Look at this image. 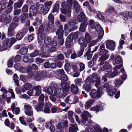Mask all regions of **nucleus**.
Here are the masks:
<instances>
[{
  "label": "nucleus",
  "mask_w": 132,
  "mask_h": 132,
  "mask_svg": "<svg viewBox=\"0 0 132 132\" xmlns=\"http://www.w3.org/2000/svg\"><path fill=\"white\" fill-rule=\"evenodd\" d=\"M88 19L86 17V16L84 13L81 12L77 17V21L81 23L80 24L79 28L80 31L82 32L85 31L86 28L88 25Z\"/></svg>",
  "instance_id": "obj_1"
},
{
  "label": "nucleus",
  "mask_w": 132,
  "mask_h": 132,
  "mask_svg": "<svg viewBox=\"0 0 132 132\" xmlns=\"http://www.w3.org/2000/svg\"><path fill=\"white\" fill-rule=\"evenodd\" d=\"M16 41L14 37H12L10 39L6 38L2 42V45L1 46L0 44V51L7 50L8 47L10 48Z\"/></svg>",
  "instance_id": "obj_2"
},
{
  "label": "nucleus",
  "mask_w": 132,
  "mask_h": 132,
  "mask_svg": "<svg viewBox=\"0 0 132 132\" xmlns=\"http://www.w3.org/2000/svg\"><path fill=\"white\" fill-rule=\"evenodd\" d=\"M99 55L101 56L98 62H100L99 64L100 65H103L105 62L104 61L107 60L109 57L110 54H109L108 50L105 49L101 50L99 52Z\"/></svg>",
  "instance_id": "obj_3"
},
{
  "label": "nucleus",
  "mask_w": 132,
  "mask_h": 132,
  "mask_svg": "<svg viewBox=\"0 0 132 132\" xmlns=\"http://www.w3.org/2000/svg\"><path fill=\"white\" fill-rule=\"evenodd\" d=\"M60 79L61 80L64 81L62 85H61V88H60V92H62L63 93L64 92H67L68 91L69 89L70 86L69 84L66 82V81L67 80L68 77L65 74L61 75L60 77Z\"/></svg>",
  "instance_id": "obj_4"
},
{
  "label": "nucleus",
  "mask_w": 132,
  "mask_h": 132,
  "mask_svg": "<svg viewBox=\"0 0 132 132\" xmlns=\"http://www.w3.org/2000/svg\"><path fill=\"white\" fill-rule=\"evenodd\" d=\"M61 6L62 8L61 9L62 13L66 14L68 17H70L71 15V8L70 7L67 2H62Z\"/></svg>",
  "instance_id": "obj_5"
},
{
  "label": "nucleus",
  "mask_w": 132,
  "mask_h": 132,
  "mask_svg": "<svg viewBox=\"0 0 132 132\" xmlns=\"http://www.w3.org/2000/svg\"><path fill=\"white\" fill-rule=\"evenodd\" d=\"M28 77L29 79L34 78L36 81L43 80L44 78L43 73L33 70L28 74Z\"/></svg>",
  "instance_id": "obj_6"
},
{
  "label": "nucleus",
  "mask_w": 132,
  "mask_h": 132,
  "mask_svg": "<svg viewBox=\"0 0 132 132\" xmlns=\"http://www.w3.org/2000/svg\"><path fill=\"white\" fill-rule=\"evenodd\" d=\"M35 5L37 13L39 14L43 13V14H46L50 9V8L48 7H45L44 8V5L42 4L36 3Z\"/></svg>",
  "instance_id": "obj_7"
},
{
  "label": "nucleus",
  "mask_w": 132,
  "mask_h": 132,
  "mask_svg": "<svg viewBox=\"0 0 132 132\" xmlns=\"http://www.w3.org/2000/svg\"><path fill=\"white\" fill-rule=\"evenodd\" d=\"M44 91L50 95H55L57 94L58 93H63L62 92H60V88L57 89V88L54 86H51L49 87H46L44 89Z\"/></svg>",
  "instance_id": "obj_8"
},
{
  "label": "nucleus",
  "mask_w": 132,
  "mask_h": 132,
  "mask_svg": "<svg viewBox=\"0 0 132 132\" xmlns=\"http://www.w3.org/2000/svg\"><path fill=\"white\" fill-rule=\"evenodd\" d=\"M85 84H83V87L87 92H90L91 89V84L92 83V79L90 76H88L85 81Z\"/></svg>",
  "instance_id": "obj_9"
},
{
  "label": "nucleus",
  "mask_w": 132,
  "mask_h": 132,
  "mask_svg": "<svg viewBox=\"0 0 132 132\" xmlns=\"http://www.w3.org/2000/svg\"><path fill=\"white\" fill-rule=\"evenodd\" d=\"M69 25L72 27L68 30L70 32L76 30L78 28V23L75 19H70L68 22Z\"/></svg>",
  "instance_id": "obj_10"
},
{
  "label": "nucleus",
  "mask_w": 132,
  "mask_h": 132,
  "mask_svg": "<svg viewBox=\"0 0 132 132\" xmlns=\"http://www.w3.org/2000/svg\"><path fill=\"white\" fill-rule=\"evenodd\" d=\"M18 24L13 22L11 23L8 29L7 35L9 37L13 36L15 33L14 28L17 26Z\"/></svg>",
  "instance_id": "obj_11"
},
{
  "label": "nucleus",
  "mask_w": 132,
  "mask_h": 132,
  "mask_svg": "<svg viewBox=\"0 0 132 132\" xmlns=\"http://www.w3.org/2000/svg\"><path fill=\"white\" fill-rule=\"evenodd\" d=\"M44 30V27L43 24L41 25L38 30L37 35L38 42L40 43L44 38V37L41 34L43 32Z\"/></svg>",
  "instance_id": "obj_12"
},
{
  "label": "nucleus",
  "mask_w": 132,
  "mask_h": 132,
  "mask_svg": "<svg viewBox=\"0 0 132 132\" xmlns=\"http://www.w3.org/2000/svg\"><path fill=\"white\" fill-rule=\"evenodd\" d=\"M105 45L106 47L111 51H113L115 48L116 45L115 42L112 40H106Z\"/></svg>",
  "instance_id": "obj_13"
},
{
  "label": "nucleus",
  "mask_w": 132,
  "mask_h": 132,
  "mask_svg": "<svg viewBox=\"0 0 132 132\" xmlns=\"http://www.w3.org/2000/svg\"><path fill=\"white\" fill-rule=\"evenodd\" d=\"M93 29H96V31L99 32L98 34V38L99 39H101L103 38L104 34V31L103 28L99 24L95 25V27Z\"/></svg>",
  "instance_id": "obj_14"
},
{
  "label": "nucleus",
  "mask_w": 132,
  "mask_h": 132,
  "mask_svg": "<svg viewBox=\"0 0 132 132\" xmlns=\"http://www.w3.org/2000/svg\"><path fill=\"white\" fill-rule=\"evenodd\" d=\"M92 83H96L95 85L96 87H98L100 82V78L99 77L97 74L93 73L91 76Z\"/></svg>",
  "instance_id": "obj_15"
},
{
  "label": "nucleus",
  "mask_w": 132,
  "mask_h": 132,
  "mask_svg": "<svg viewBox=\"0 0 132 132\" xmlns=\"http://www.w3.org/2000/svg\"><path fill=\"white\" fill-rule=\"evenodd\" d=\"M58 25L60 26L56 33L57 35H58V39H61L63 37L64 31L63 30V26L60 25L59 22H57V23L56 25Z\"/></svg>",
  "instance_id": "obj_16"
},
{
  "label": "nucleus",
  "mask_w": 132,
  "mask_h": 132,
  "mask_svg": "<svg viewBox=\"0 0 132 132\" xmlns=\"http://www.w3.org/2000/svg\"><path fill=\"white\" fill-rule=\"evenodd\" d=\"M110 59L115 61V63L117 64L122 63L123 61L122 59L121 56L117 55H114L113 54H112L110 56Z\"/></svg>",
  "instance_id": "obj_17"
},
{
  "label": "nucleus",
  "mask_w": 132,
  "mask_h": 132,
  "mask_svg": "<svg viewBox=\"0 0 132 132\" xmlns=\"http://www.w3.org/2000/svg\"><path fill=\"white\" fill-rule=\"evenodd\" d=\"M32 102L35 109L37 111L43 110L44 104L38 103L37 104V102L34 101Z\"/></svg>",
  "instance_id": "obj_18"
},
{
  "label": "nucleus",
  "mask_w": 132,
  "mask_h": 132,
  "mask_svg": "<svg viewBox=\"0 0 132 132\" xmlns=\"http://www.w3.org/2000/svg\"><path fill=\"white\" fill-rule=\"evenodd\" d=\"M72 34H70L67 37L65 40V45L67 48H70L71 47L70 43L73 41V39L72 38Z\"/></svg>",
  "instance_id": "obj_19"
},
{
  "label": "nucleus",
  "mask_w": 132,
  "mask_h": 132,
  "mask_svg": "<svg viewBox=\"0 0 132 132\" xmlns=\"http://www.w3.org/2000/svg\"><path fill=\"white\" fill-rule=\"evenodd\" d=\"M91 96L93 98H99L101 95L99 93L94 89H92L90 93Z\"/></svg>",
  "instance_id": "obj_20"
},
{
  "label": "nucleus",
  "mask_w": 132,
  "mask_h": 132,
  "mask_svg": "<svg viewBox=\"0 0 132 132\" xmlns=\"http://www.w3.org/2000/svg\"><path fill=\"white\" fill-rule=\"evenodd\" d=\"M120 73V72H119L118 71H115L113 72L110 71L105 73L104 75L105 76H106L107 77L113 78L116 76L118 75Z\"/></svg>",
  "instance_id": "obj_21"
},
{
  "label": "nucleus",
  "mask_w": 132,
  "mask_h": 132,
  "mask_svg": "<svg viewBox=\"0 0 132 132\" xmlns=\"http://www.w3.org/2000/svg\"><path fill=\"white\" fill-rule=\"evenodd\" d=\"M112 69V66L109 63L105 64L101 68L102 71H104L105 72L111 71Z\"/></svg>",
  "instance_id": "obj_22"
},
{
  "label": "nucleus",
  "mask_w": 132,
  "mask_h": 132,
  "mask_svg": "<svg viewBox=\"0 0 132 132\" xmlns=\"http://www.w3.org/2000/svg\"><path fill=\"white\" fill-rule=\"evenodd\" d=\"M93 111L98 112L100 110V111H102L104 110V108H103L101 102H100V103H98V105H96V106L92 107L90 108Z\"/></svg>",
  "instance_id": "obj_23"
},
{
  "label": "nucleus",
  "mask_w": 132,
  "mask_h": 132,
  "mask_svg": "<svg viewBox=\"0 0 132 132\" xmlns=\"http://www.w3.org/2000/svg\"><path fill=\"white\" fill-rule=\"evenodd\" d=\"M52 106L51 104L49 102L46 103L43 110L44 112L45 113H51L50 108H51Z\"/></svg>",
  "instance_id": "obj_24"
},
{
  "label": "nucleus",
  "mask_w": 132,
  "mask_h": 132,
  "mask_svg": "<svg viewBox=\"0 0 132 132\" xmlns=\"http://www.w3.org/2000/svg\"><path fill=\"white\" fill-rule=\"evenodd\" d=\"M41 88V87L39 85L35 86L33 88L35 92L34 93V96H39L42 92Z\"/></svg>",
  "instance_id": "obj_25"
},
{
  "label": "nucleus",
  "mask_w": 132,
  "mask_h": 132,
  "mask_svg": "<svg viewBox=\"0 0 132 132\" xmlns=\"http://www.w3.org/2000/svg\"><path fill=\"white\" fill-rule=\"evenodd\" d=\"M42 50L44 53L46 54L48 56L50 53V48L48 46L45 45H43L42 47Z\"/></svg>",
  "instance_id": "obj_26"
},
{
  "label": "nucleus",
  "mask_w": 132,
  "mask_h": 132,
  "mask_svg": "<svg viewBox=\"0 0 132 132\" xmlns=\"http://www.w3.org/2000/svg\"><path fill=\"white\" fill-rule=\"evenodd\" d=\"M74 4V8L75 9L76 12L77 13H78L80 10V7L78 3L76 0H74L73 1Z\"/></svg>",
  "instance_id": "obj_27"
},
{
  "label": "nucleus",
  "mask_w": 132,
  "mask_h": 132,
  "mask_svg": "<svg viewBox=\"0 0 132 132\" xmlns=\"http://www.w3.org/2000/svg\"><path fill=\"white\" fill-rule=\"evenodd\" d=\"M23 61L26 63H31L34 61V59L30 58L29 56H24L23 58Z\"/></svg>",
  "instance_id": "obj_28"
},
{
  "label": "nucleus",
  "mask_w": 132,
  "mask_h": 132,
  "mask_svg": "<svg viewBox=\"0 0 132 132\" xmlns=\"http://www.w3.org/2000/svg\"><path fill=\"white\" fill-rule=\"evenodd\" d=\"M117 90L116 88L111 89L110 88H108L106 90V92L108 93V95L110 96H112L114 94Z\"/></svg>",
  "instance_id": "obj_29"
},
{
  "label": "nucleus",
  "mask_w": 132,
  "mask_h": 132,
  "mask_svg": "<svg viewBox=\"0 0 132 132\" xmlns=\"http://www.w3.org/2000/svg\"><path fill=\"white\" fill-rule=\"evenodd\" d=\"M24 2L22 0H18V2L15 3L14 5V9H17L18 8L21 7L23 4Z\"/></svg>",
  "instance_id": "obj_30"
},
{
  "label": "nucleus",
  "mask_w": 132,
  "mask_h": 132,
  "mask_svg": "<svg viewBox=\"0 0 132 132\" xmlns=\"http://www.w3.org/2000/svg\"><path fill=\"white\" fill-rule=\"evenodd\" d=\"M1 3L0 4V9L2 10H4L6 7L8 0H1Z\"/></svg>",
  "instance_id": "obj_31"
},
{
  "label": "nucleus",
  "mask_w": 132,
  "mask_h": 132,
  "mask_svg": "<svg viewBox=\"0 0 132 132\" xmlns=\"http://www.w3.org/2000/svg\"><path fill=\"white\" fill-rule=\"evenodd\" d=\"M30 13L33 14V16H35L37 14V11H36V7L34 5H31L29 9Z\"/></svg>",
  "instance_id": "obj_32"
},
{
  "label": "nucleus",
  "mask_w": 132,
  "mask_h": 132,
  "mask_svg": "<svg viewBox=\"0 0 132 132\" xmlns=\"http://www.w3.org/2000/svg\"><path fill=\"white\" fill-rule=\"evenodd\" d=\"M71 90L72 93L74 94H77L78 91V88L77 86H75L74 84H72L71 86Z\"/></svg>",
  "instance_id": "obj_33"
},
{
  "label": "nucleus",
  "mask_w": 132,
  "mask_h": 132,
  "mask_svg": "<svg viewBox=\"0 0 132 132\" xmlns=\"http://www.w3.org/2000/svg\"><path fill=\"white\" fill-rule=\"evenodd\" d=\"M79 41L80 44L81 45L80 47H86L87 46V45L84 38H80L79 39Z\"/></svg>",
  "instance_id": "obj_34"
},
{
  "label": "nucleus",
  "mask_w": 132,
  "mask_h": 132,
  "mask_svg": "<svg viewBox=\"0 0 132 132\" xmlns=\"http://www.w3.org/2000/svg\"><path fill=\"white\" fill-rule=\"evenodd\" d=\"M57 3L55 4L54 5L53 9L52 11V12L54 13L55 12H57L59 9L60 5L59 4L61 2L60 1H58L56 2Z\"/></svg>",
  "instance_id": "obj_35"
},
{
  "label": "nucleus",
  "mask_w": 132,
  "mask_h": 132,
  "mask_svg": "<svg viewBox=\"0 0 132 132\" xmlns=\"http://www.w3.org/2000/svg\"><path fill=\"white\" fill-rule=\"evenodd\" d=\"M71 127L69 128V132H76L78 130V129L77 126L73 124H71L70 125Z\"/></svg>",
  "instance_id": "obj_36"
},
{
  "label": "nucleus",
  "mask_w": 132,
  "mask_h": 132,
  "mask_svg": "<svg viewBox=\"0 0 132 132\" xmlns=\"http://www.w3.org/2000/svg\"><path fill=\"white\" fill-rule=\"evenodd\" d=\"M21 21L22 23H24L26 20V19L28 18V14L26 13H22L21 15Z\"/></svg>",
  "instance_id": "obj_37"
},
{
  "label": "nucleus",
  "mask_w": 132,
  "mask_h": 132,
  "mask_svg": "<svg viewBox=\"0 0 132 132\" xmlns=\"http://www.w3.org/2000/svg\"><path fill=\"white\" fill-rule=\"evenodd\" d=\"M85 40L87 43H89L92 39V37L90 34L88 32L85 35Z\"/></svg>",
  "instance_id": "obj_38"
},
{
  "label": "nucleus",
  "mask_w": 132,
  "mask_h": 132,
  "mask_svg": "<svg viewBox=\"0 0 132 132\" xmlns=\"http://www.w3.org/2000/svg\"><path fill=\"white\" fill-rule=\"evenodd\" d=\"M14 57L12 56L10 58L7 62V65L8 67L11 68L13 65Z\"/></svg>",
  "instance_id": "obj_39"
},
{
  "label": "nucleus",
  "mask_w": 132,
  "mask_h": 132,
  "mask_svg": "<svg viewBox=\"0 0 132 132\" xmlns=\"http://www.w3.org/2000/svg\"><path fill=\"white\" fill-rule=\"evenodd\" d=\"M94 101L92 99L90 100L87 101L85 104V106L86 109H88L92 105Z\"/></svg>",
  "instance_id": "obj_40"
},
{
  "label": "nucleus",
  "mask_w": 132,
  "mask_h": 132,
  "mask_svg": "<svg viewBox=\"0 0 132 132\" xmlns=\"http://www.w3.org/2000/svg\"><path fill=\"white\" fill-rule=\"evenodd\" d=\"M19 53L21 55H25L28 52V48L26 47L22 48L19 50Z\"/></svg>",
  "instance_id": "obj_41"
},
{
  "label": "nucleus",
  "mask_w": 132,
  "mask_h": 132,
  "mask_svg": "<svg viewBox=\"0 0 132 132\" xmlns=\"http://www.w3.org/2000/svg\"><path fill=\"white\" fill-rule=\"evenodd\" d=\"M91 29H93L95 27V22L93 20L90 19L88 21V25Z\"/></svg>",
  "instance_id": "obj_42"
},
{
  "label": "nucleus",
  "mask_w": 132,
  "mask_h": 132,
  "mask_svg": "<svg viewBox=\"0 0 132 132\" xmlns=\"http://www.w3.org/2000/svg\"><path fill=\"white\" fill-rule=\"evenodd\" d=\"M48 23L50 24H53L54 22V17L53 15L50 14L48 15Z\"/></svg>",
  "instance_id": "obj_43"
},
{
  "label": "nucleus",
  "mask_w": 132,
  "mask_h": 132,
  "mask_svg": "<svg viewBox=\"0 0 132 132\" xmlns=\"http://www.w3.org/2000/svg\"><path fill=\"white\" fill-rule=\"evenodd\" d=\"M62 123H63V122H60L57 125H56L57 129L60 130V132L64 131V127H63V126L62 124Z\"/></svg>",
  "instance_id": "obj_44"
},
{
  "label": "nucleus",
  "mask_w": 132,
  "mask_h": 132,
  "mask_svg": "<svg viewBox=\"0 0 132 132\" xmlns=\"http://www.w3.org/2000/svg\"><path fill=\"white\" fill-rule=\"evenodd\" d=\"M24 36L22 32H18L16 35V39L18 40H20L22 39Z\"/></svg>",
  "instance_id": "obj_45"
},
{
  "label": "nucleus",
  "mask_w": 132,
  "mask_h": 132,
  "mask_svg": "<svg viewBox=\"0 0 132 132\" xmlns=\"http://www.w3.org/2000/svg\"><path fill=\"white\" fill-rule=\"evenodd\" d=\"M53 25V24H49V23H48V24L46 25L45 28V30L48 32H50L52 29V28Z\"/></svg>",
  "instance_id": "obj_46"
},
{
  "label": "nucleus",
  "mask_w": 132,
  "mask_h": 132,
  "mask_svg": "<svg viewBox=\"0 0 132 132\" xmlns=\"http://www.w3.org/2000/svg\"><path fill=\"white\" fill-rule=\"evenodd\" d=\"M75 82L76 86H80L82 83V79L78 78L75 80Z\"/></svg>",
  "instance_id": "obj_47"
},
{
  "label": "nucleus",
  "mask_w": 132,
  "mask_h": 132,
  "mask_svg": "<svg viewBox=\"0 0 132 132\" xmlns=\"http://www.w3.org/2000/svg\"><path fill=\"white\" fill-rule=\"evenodd\" d=\"M71 69V65L70 64L68 63H66L64 65V69L67 72L70 71L69 69Z\"/></svg>",
  "instance_id": "obj_48"
},
{
  "label": "nucleus",
  "mask_w": 132,
  "mask_h": 132,
  "mask_svg": "<svg viewBox=\"0 0 132 132\" xmlns=\"http://www.w3.org/2000/svg\"><path fill=\"white\" fill-rule=\"evenodd\" d=\"M89 114H90L87 111L86 113L82 114V119H83L87 121L88 120V116Z\"/></svg>",
  "instance_id": "obj_49"
},
{
  "label": "nucleus",
  "mask_w": 132,
  "mask_h": 132,
  "mask_svg": "<svg viewBox=\"0 0 132 132\" xmlns=\"http://www.w3.org/2000/svg\"><path fill=\"white\" fill-rule=\"evenodd\" d=\"M78 32L77 31L75 32L73 34L72 33L70 34H72V38L73 39L74 41H75L76 39L78 38Z\"/></svg>",
  "instance_id": "obj_50"
},
{
  "label": "nucleus",
  "mask_w": 132,
  "mask_h": 132,
  "mask_svg": "<svg viewBox=\"0 0 132 132\" xmlns=\"http://www.w3.org/2000/svg\"><path fill=\"white\" fill-rule=\"evenodd\" d=\"M7 18V15L3 14L0 16V22H5Z\"/></svg>",
  "instance_id": "obj_51"
},
{
  "label": "nucleus",
  "mask_w": 132,
  "mask_h": 132,
  "mask_svg": "<svg viewBox=\"0 0 132 132\" xmlns=\"http://www.w3.org/2000/svg\"><path fill=\"white\" fill-rule=\"evenodd\" d=\"M44 95L43 94H41L40 96L38 98L39 103H42L44 104Z\"/></svg>",
  "instance_id": "obj_52"
},
{
  "label": "nucleus",
  "mask_w": 132,
  "mask_h": 132,
  "mask_svg": "<svg viewBox=\"0 0 132 132\" xmlns=\"http://www.w3.org/2000/svg\"><path fill=\"white\" fill-rule=\"evenodd\" d=\"M28 10V6L26 4H25L22 7L21 11L22 12L24 13L27 12Z\"/></svg>",
  "instance_id": "obj_53"
},
{
  "label": "nucleus",
  "mask_w": 132,
  "mask_h": 132,
  "mask_svg": "<svg viewBox=\"0 0 132 132\" xmlns=\"http://www.w3.org/2000/svg\"><path fill=\"white\" fill-rule=\"evenodd\" d=\"M51 40L50 38L48 37H46L45 39L44 42L46 45H49L50 44Z\"/></svg>",
  "instance_id": "obj_54"
},
{
  "label": "nucleus",
  "mask_w": 132,
  "mask_h": 132,
  "mask_svg": "<svg viewBox=\"0 0 132 132\" xmlns=\"http://www.w3.org/2000/svg\"><path fill=\"white\" fill-rule=\"evenodd\" d=\"M32 85L29 83H26L24 86V88L26 90H28L32 87Z\"/></svg>",
  "instance_id": "obj_55"
},
{
  "label": "nucleus",
  "mask_w": 132,
  "mask_h": 132,
  "mask_svg": "<svg viewBox=\"0 0 132 132\" xmlns=\"http://www.w3.org/2000/svg\"><path fill=\"white\" fill-rule=\"evenodd\" d=\"M39 53V52L38 50H35L34 52L30 54V56L31 57H35Z\"/></svg>",
  "instance_id": "obj_56"
},
{
  "label": "nucleus",
  "mask_w": 132,
  "mask_h": 132,
  "mask_svg": "<svg viewBox=\"0 0 132 132\" xmlns=\"http://www.w3.org/2000/svg\"><path fill=\"white\" fill-rule=\"evenodd\" d=\"M93 127L95 130L97 131V132H101L102 131V129L100 128L98 125L96 124L94 125Z\"/></svg>",
  "instance_id": "obj_57"
},
{
  "label": "nucleus",
  "mask_w": 132,
  "mask_h": 132,
  "mask_svg": "<svg viewBox=\"0 0 132 132\" xmlns=\"http://www.w3.org/2000/svg\"><path fill=\"white\" fill-rule=\"evenodd\" d=\"M20 79L21 80L24 82H26L27 77L26 76L21 75L20 76Z\"/></svg>",
  "instance_id": "obj_58"
},
{
  "label": "nucleus",
  "mask_w": 132,
  "mask_h": 132,
  "mask_svg": "<svg viewBox=\"0 0 132 132\" xmlns=\"http://www.w3.org/2000/svg\"><path fill=\"white\" fill-rule=\"evenodd\" d=\"M22 65L21 64L19 63H15L14 66V68L16 70L19 69L21 68Z\"/></svg>",
  "instance_id": "obj_59"
},
{
  "label": "nucleus",
  "mask_w": 132,
  "mask_h": 132,
  "mask_svg": "<svg viewBox=\"0 0 132 132\" xmlns=\"http://www.w3.org/2000/svg\"><path fill=\"white\" fill-rule=\"evenodd\" d=\"M21 58V57L20 55H16L14 57V62H16L19 61L20 60Z\"/></svg>",
  "instance_id": "obj_60"
},
{
  "label": "nucleus",
  "mask_w": 132,
  "mask_h": 132,
  "mask_svg": "<svg viewBox=\"0 0 132 132\" xmlns=\"http://www.w3.org/2000/svg\"><path fill=\"white\" fill-rule=\"evenodd\" d=\"M22 69H23L25 70H26V71L28 73H30L31 71H32L33 70H32L31 66L30 65H29L27 67L26 69L24 68H22Z\"/></svg>",
  "instance_id": "obj_61"
},
{
  "label": "nucleus",
  "mask_w": 132,
  "mask_h": 132,
  "mask_svg": "<svg viewBox=\"0 0 132 132\" xmlns=\"http://www.w3.org/2000/svg\"><path fill=\"white\" fill-rule=\"evenodd\" d=\"M115 85L116 86H119L122 83V81L120 79H116L114 81Z\"/></svg>",
  "instance_id": "obj_62"
},
{
  "label": "nucleus",
  "mask_w": 132,
  "mask_h": 132,
  "mask_svg": "<svg viewBox=\"0 0 132 132\" xmlns=\"http://www.w3.org/2000/svg\"><path fill=\"white\" fill-rule=\"evenodd\" d=\"M25 113L26 115L29 116H33V111L32 110L25 111Z\"/></svg>",
  "instance_id": "obj_63"
},
{
  "label": "nucleus",
  "mask_w": 132,
  "mask_h": 132,
  "mask_svg": "<svg viewBox=\"0 0 132 132\" xmlns=\"http://www.w3.org/2000/svg\"><path fill=\"white\" fill-rule=\"evenodd\" d=\"M57 44V42L56 40L55 39H53L51 40L50 44L52 46H56Z\"/></svg>",
  "instance_id": "obj_64"
}]
</instances>
